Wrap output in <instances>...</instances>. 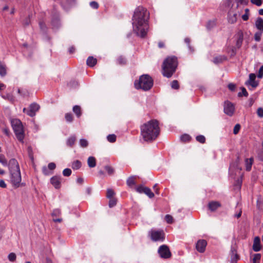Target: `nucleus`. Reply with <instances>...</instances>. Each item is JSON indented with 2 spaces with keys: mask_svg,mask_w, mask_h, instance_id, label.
Masks as SVG:
<instances>
[{
  "mask_svg": "<svg viewBox=\"0 0 263 263\" xmlns=\"http://www.w3.org/2000/svg\"><path fill=\"white\" fill-rule=\"evenodd\" d=\"M149 13L143 7L139 6L135 10L133 16V31L138 36L144 37L148 29Z\"/></svg>",
  "mask_w": 263,
  "mask_h": 263,
  "instance_id": "nucleus-1",
  "label": "nucleus"
},
{
  "mask_svg": "<svg viewBox=\"0 0 263 263\" xmlns=\"http://www.w3.org/2000/svg\"><path fill=\"white\" fill-rule=\"evenodd\" d=\"M140 134L143 140L152 142L155 140L160 134L159 123L156 120H151L140 126Z\"/></svg>",
  "mask_w": 263,
  "mask_h": 263,
  "instance_id": "nucleus-2",
  "label": "nucleus"
},
{
  "mask_svg": "<svg viewBox=\"0 0 263 263\" xmlns=\"http://www.w3.org/2000/svg\"><path fill=\"white\" fill-rule=\"evenodd\" d=\"M178 65L177 58L175 56L168 57L162 64V74L164 77L170 78L176 71Z\"/></svg>",
  "mask_w": 263,
  "mask_h": 263,
  "instance_id": "nucleus-3",
  "label": "nucleus"
},
{
  "mask_svg": "<svg viewBox=\"0 0 263 263\" xmlns=\"http://www.w3.org/2000/svg\"><path fill=\"white\" fill-rule=\"evenodd\" d=\"M134 85L137 89L149 90L153 86V80L148 74H143L140 77L139 80L135 82Z\"/></svg>",
  "mask_w": 263,
  "mask_h": 263,
  "instance_id": "nucleus-4",
  "label": "nucleus"
},
{
  "mask_svg": "<svg viewBox=\"0 0 263 263\" xmlns=\"http://www.w3.org/2000/svg\"><path fill=\"white\" fill-rule=\"evenodd\" d=\"M12 126L17 140L24 143V130L22 122L20 120L14 119L12 121Z\"/></svg>",
  "mask_w": 263,
  "mask_h": 263,
  "instance_id": "nucleus-5",
  "label": "nucleus"
},
{
  "mask_svg": "<svg viewBox=\"0 0 263 263\" xmlns=\"http://www.w3.org/2000/svg\"><path fill=\"white\" fill-rule=\"evenodd\" d=\"M10 182L14 189L24 186L25 183L22 182L21 172H15L10 173Z\"/></svg>",
  "mask_w": 263,
  "mask_h": 263,
  "instance_id": "nucleus-6",
  "label": "nucleus"
},
{
  "mask_svg": "<svg viewBox=\"0 0 263 263\" xmlns=\"http://www.w3.org/2000/svg\"><path fill=\"white\" fill-rule=\"evenodd\" d=\"M149 234L151 239L154 241H163L165 238V234L163 230H151Z\"/></svg>",
  "mask_w": 263,
  "mask_h": 263,
  "instance_id": "nucleus-7",
  "label": "nucleus"
},
{
  "mask_svg": "<svg viewBox=\"0 0 263 263\" xmlns=\"http://www.w3.org/2000/svg\"><path fill=\"white\" fill-rule=\"evenodd\" d=\"M158 253L160 257L164 259L169 258L172 255L169 248L165 245H162L159 247Z\"/></svg>",
  "mask_w": 263,
  "mask_h": 263,
  "instance_id": "nucleus-8",
  "label": "nucleus"
},
{
  "mask_svg": "<svg viewBox=\"0 0 263 263\" xmlns=\"http://www.w3.org/2000/svg\"><path fill=\"white\" fill-rule=\"evenodd\" d=\"M40 108L39 105L36 103H32L29 106V109L26 108L23 109V112L26 113L30 117H33L35 115V113Z\"/></svg>",
  "mask_w": 263,
  "mask_h": 263,
  "instance_id": "nucleus-9",
  "label": "nucleus"
},
{
  "mask_svg": "<svg viewBox=\"0 0 263 263\" xmlns=\"http://www.w3.org/2000/svg\"><path fill=\"white\" fill-rule=\"evenodd\" d=\"M7 165H8L10 173L21 172L18 163L15 159H10Z\"/></svg>",
  "mask_w": 263,
  "mask_h": 263,
  "instance_id": "nucleus-10",
  "label": "nucleus"
},
{
  "mask_svg": "<svg viewBox=\"0 0 263 263\" xmlns=\"http://www.w3.org/2000/svg\"><path fill=\"white\" fill-rule=\"evenodd\" d=\"M235 111L234 105L229 101H226L224 105V112L229 116H232Z\"/></svg>",
  "mask_w": 263,
  "mask_h": 263,
  "instance_id": "nucleus-11",
  "label": "nucleus"
},
{
  "mask_svg": "<svg viewBox=\"0 0 263 263\" xmlns=\"http://www.w3.org/2000/svg\"><path fill=\"white\" fill-rule=\"evenodd\" d=\"M61 177L54 176L50 179V183L56 189H59L61 187Z\"/></svg>",
  "mask_w": 263,
  "mask_h": 263,
  "instance_id": "nucleus-12",
  "label": "nucleus"
},
{
  "mask_svg": "<svg viewBox=\"0 0 263 263\" xmlns=\"http://www.w3.org/2000/svg\"><path fill=\"white\" fill-rule=\"evenodd\" d=\"M256 75L254 73H250L249 74V79L246 82L247 85H251L252 87H256L258 83L255 81Z\"/></svg>",
  "mask_w": 263,
  "mask_h": 263,
  "instance_id": "nucleus-13",
  "label": "nucleus"
},
{
  "mask_svg": "<svg viewBox=\"0 0 263 263\" xmlns=\"http://www.w3.org/2000/svg\"><path fill=\"white\" fill-rule=\"evenodd\" d=\"M207 242L205 240L201 239L197 241L196 243V249L200 253L204 252Z\"/></svg>",
  "mask_w": 263,
  "mask_h": 263,
  "instance_id": "nucleus-14",
  "label": "nucleus"
},
{
  "mask_svg": "<svg viewBox=\"0 0 263 263\" xmlns=\"http://www.w3.org/2000/svg\"><path fill=\"white\" fill-rule=\"evenodd\" d=\"M252 248L255 252H258L261 250L260 239L258 236L254 238Z\"/></svg>",
  "mask_w": 263,
  "mask_h": 263,
  "instance_id": "nucleus-15",
  "label": "nucleus"
},
{
  "mask_svg": "<svg viewBox=\"0 0 263 263\" xmlns=\"http://www.w3.org/2000/svg\"><path fill=\"white\" fill-rule=\"evenodd\" d=\"M220 206L221 204L218 201H212L210 202L208 204V208L209 210L212 212L215 211Z\"/></svg>",
  "mask_w": 263,
  "mask_h": 263,
  "instance_id": "nucleus-16",
  "label": "nucleus"
},
{
  "mask_svg": "<svg viewBox=\"0 0 263 263\" xmlns=\"http://www.w3.org/2000/svg\"><path fill=\"white\" fill-rule=\"evenodd\" d=\"M255 26L258 30L263 31V20L261 17H258L256 20Z\"/></svg>",
  "mask_w": 263,
  "mask_h": 263,
  "instance_id": "nucleus-17",
  "label": "nucleus"
},
{
  "mask_svg": "<svg viewBox=\"0 0 263 263\" xmlns=\"http://www.w3.org/2000/svg\"><path fill=\"white\" fill-rule=\"evenodd\" d=\"M97 62V59L93 58V57H89L86 61L87 65L89 67H93Z\"/></svg>",
  "mask_w": 263,
  "mask_h": 263,
  "instance_id": "nucleus-18",
  "label": "nucleus"
},
{
  "mask_svg": "<svg viewBox=\"0 0 263 263\" xmlns=\"http://www.w3.org/2000/svg\"><path fill=\"white\" fill-rule=\"evenodd\" d=\"M231 261L232 263L236 262L239 258L238 255L237 254L236 251L235 249L232 248L231 249Z\"/></svg>",
  "mask_w": 263,
  "mask_h": 263,
  "instance_id": "nucleus-19",
  "label": "nucleus"
},
{
  "mask_svg": "<svg viewBox=\"0 0 263 263\" xmlns=\"http://www.w3.org/2000/svg\"><path fill=\"white\" fill-rule=\"evenodd\" d=\"M87 163L89 167L92 168L96 165V159L93 157H89L87 160Z\"/></svg>",
  "mask_w": 263,
  "mask_h": 263,
  "instance_id": "nucleus-20",
  "label": "nucleus"
},
{
  "mask_svg": "<svg viewBox=\"0 0 263 263\" xmlns=\"http://www.w3.org/2000/svg\"><path fill=\"white\" fill-rule=\"evenodd\" d=\"M243 36L242 33L240 32V33H238V38H237L236 44V45L237 47V48H239L241 47V46L242 45V41H243Z\"/></svg>",
  "mask_w": 263,
  "mask_h": 263,
  "instance_id": "nucleus-21",
  "label": "nucleus"
},
{
  "mask_svg": "<svg viewBox=\"0 0 263 263\" xmlns=\"http://www.w3.org/2000/svg\"><path fill=\"white\" fill-rule=\"evenodd\" d=\"M253 159L251 158L250 159H246L245 161L246 170L250 171L251 169V167L253 164Z\"/></svg>",
  "mask_w": 263,
  "mask_h": 263,
  "instance_id": "nucleus-22",
  "label": "nucleus"
},
{
  "mask_svg": "<svg viewBox=\"0 0 263 263\" xmlns=\"http://www.w3.org/2000/svg\"><path fill=\"white\" fill-rule=\"evenodd\" d=\"M228 21L231 24H234L237 21V14L234 13L231 15V13H229Z\"/></svg>",
  "mask_w": 263,
  "mask_h": 263,
  "instance_id": "nucleus-23",
  "label": "nucleus"
},
{
  "mask_svg": "<svg viewBox=\"0 0 263 263\" xmlns=\"http://www.w3.org/2000/svg\"><path fill=\"white\" fill-rule=\"evenodd\" d=\"M73 111L77 115V117L79 118L81 115V109L80 106L75 105L72 108Z\"/></svg>",
  "mask_w": 263,
  "mask_h": 263,
  "instance_id": "nucleus-24",
  "label": "nucleus"
},
{
  "mask_svg": "<svg viewBox=\"0 0 263 263\" xmlns=\"http://www.w3.org/2000/svg\"><path fill=\"white\" fill-rule=\"evenodd\" d=\"M135 179L136 178L134 176H131L127 179L126 182L129 187H132L136 184Z\"/></svg>",
  "mask_w": 263,
  "mask_h": 263,
  "instance_id": "nucleus-25",
  "label": "nucleus"
},
{
  "mask_svg": "<svg viewBox=\"0 0 263 263\" xmlns=\"http://www.w3.org/2000/svg\"><path fill=\"white\" fill-rule=\"evenodd\" d=\"M227 59L225 56H218L214 58L213 62L215 64L222 63L223 61Z\"/></svg>",
  "mask_w": 263,
  "mask_h": 263,
  "instance_id": "nucleus-26",
  "label": "nucleus"
},
{
  "mask_svg": "<svg viewBox=\"0 0 263 263\" xmlns=\"http://www.w3.org/2000/svg\"><path fill=\"white\" fill-rule=\"evenodd\" d=\"M82 164L79 160H76L72 163L71 167L73 170H78L81 167Z\"/></svg>",
  "mask_w": 263,
  "mask_h": 263,
  "instance_id": "nucleus-27",
  "label": "nucleus"
},
{
  "mask_svg": "<svg viewBox=\"0 0 263 263\" xmlns=\"http://www.w3.org/2000/svg\"><path fill=\"white\" fill-rule=\"evenodd\" d=\"M76 138L75 136H71L69 137L67 140V145L69 146L72 147L76 141Z\"/></svg>",
  "mask_w": 263,
  "mask_h": 263,
  "instance_id": "nucleus-28",
  "label": "nucleus"
},
{
  "mask_svg": "<svg viewBox=\"0 0 263 263\" xmlns=\"http://www.w3.org/2000/svg\"><path fill=\"white\" fill-rule=\"evenodd\" d=\"M143 193L145 194L150 198L154 197V194L152 192L151 190L149 187L145 186Z\"/></svg>",
  "mask_w": 263,
  "mask_h": 263,
  "instance_id": "nucleus-29",
  "label": "nucleus"
},
{
  "mask_svg": "<svg viewBox=\"0 0 263 263\" xmlns=\"http://www.w3.org/2000/svg\"><path fill=\"white\" fill-rule=\"evenodd\" d=\"M261 259V254L259 253L255 254L253 255V257L252 259L253 263H260V260Z\"/></svg>",
  "mask_w": 263,
  "mask_h": 263,
  "instance_id": "nucleus-30",
  "label": "nucleus"
},
{
  "mask_svg": "<svg viewBox=\"0 0 263 263\" xmlns=\"http://www.w3.org/2000/svg\"><path fill=\"white\" fill-rule=\"evenodd\" d=\"M6 74V66L0 62V75L2 77Z\"/></svg>",
  "mask_w": 263,
  "mask_h": 263,
  "instance_id": "nucleus-31",
  "label": "nucleus"
},
{
  "mask_svg": "<svg viewBox=\"0 0 263 263\" xmlns=\"http://www.w3.org/2000/svg\"><path fill=\"white\" fill-rule=\"evenodd\" d=\"M105 170L107 171L109 175H113L115 172L114 168L112 167L109 165L105 166Z\"/></svg>",
  "mask_w": 263,
  "mask_h": 263,
  "instance_id": "nucleus-32",
  "label": "nucleus"
},
{
  "mask_svg": "<svg viewBox=\"0 0 263 263\" xmlns=\"http://www.w3.org/2000/svg\"><path fill=\"white\" fill-rule=\"evenodd\" d=\"M65 118L68 122H72L73 120V116L71 113H66L65 115Z\"/></svg>",
  "mask_w": 263,
  "mask_h": 263,
  "instance_id": "nucleus-33",
  "label": "nucleus"
},
{
  "mask_svg": "<svg viewBox=\"0 0 263 263\" xmlns=\"http://www.w3.org/2000/svg\"><path fill=\"white\" fill-rule=\"evenodd\" d=\"M107 140L111 143H114L116 141V136L115 134H110L107 137Z\"/></svg>",
  "mask_w": 263,
  "mask_h": 263,
  "instance_id": "nucleus-34",
  "label": "nucleus"
},
{
  "mask_svg": "<svg viewBox=\"0 0 263 263\" xmlns=\"http://www.w3.org/2000/svg\"><path fill=\"white\" fill-rule=\"evenodd\" d=\"M115 194V193L114 191L112 189H108L107 190L106 197L108 198H114V196Z\"/></svg>",
  "mask_w": 263,
  "mask_h": 263,
  "instance_id": "nucleus-35",
  "label": "nucleus"
},
{
  "mask_svg": "<svg viewBox=\"0 0 263 263\" xmlns=\"http://www.w3.org/2000/svg\"><path fill=\"white\" fill-rule=\"evenodd\" d=\"M196 140L200 143L203 144L205 142V138L203 135H198L196 137Z\"/></svg>",
  "mask_w": 263,
  "mask_h": 263,
  "instance_id": "nucleus-36",
  "label": "nucleus"
},
{
  "mask_svg": "<svg viewBox=\"0 0 263 263\" xmlns=\"http://www.w3.org/2000/svg\"><path fill=\"white\" fill-rule=\"evenodd\" d=\"M80 144L82 147L85 148L88 146V142L86 139H81L80 140Z\"/></svg>",
  "mask_w": 263,
  "mask_h": 263,
  "instance_id": "nucleus-37",
  "label": "nucleus"
},
{
  "mask_svg": "<svg viewBox=\"0 0 263 263\" xmlns=\"http://www.w3.org/2000/svg\"><path fill=\"white\" fill-rule=\"evenodd\" d=\"M171 87L174 89H178L179 88V85L178 81L173 80L171 83Z\"/></svg>",
  "mask_w": 263,
  "mask_h": 263,
  "instance_id": "nucleus-38",
  "label": "nucleus"
},
{
  "mask_svg": "<svg viewBox=\"0 0 263 263\" xmlns=\"http://www.w3.org/2000/svg\"><path fill=\"white\" fill-rule=\"evenodd\" d=\"M180 139L183 142H188L191 140V137L187 134H184L180 137Z\"/></svg>",
  "mask_w": 263,
  "mask_h": 263,
  "instance_id": "nucleus-39",
  "label": "nucleus"
},
{
  "mask_svg": "<svg viewBox=\"0 0 263 263\" xmlns=\"http://www.w3.org/2000/svg\"><path fill=\"white\" fill-rule=\"evenodd\" d=\"M0 163L4 166H7L8 165L7 160L3 155H0Z\"/></svg>",
  "mask_w": 263,
  "mask_h": 263,
  "instance_id": "nucleus-40",
  "label": "nucleus"
},
{
  "mask_svg": "<svg viewBox=\"0 0 263 263\" xmlns=\"http://www.w3.org/2000/svg\"><path fill=\"white\" fill-rule=\"evenodd\" d=\"M109 206L110 208H112L116 205L117 204V199L115 198H109Z\"/></svg>",
  "mask_w": 263,
  "mask_h": 263,
  "instance_id": "nucleus-41",
  "label": "nucleus"
},
{
  "mask_svg": "<svg viewBox=\"0 0 263 263\" xmlns=\"http://www.w3.org/2000/svg\"><path fill=\"white\" fill-rule=\"evenodd\" d=\"M241 90H242L241 92L238 93V97H241L243 96L245 97L248 96V93L247 91V90L246 89V88L245 87H241Z\"/></svg>",
  "mask_w": 263,
  "mask_h": 263,
  "instance_id": "nucleus-42",
  "label": "nucleus"
},
{
  "mask_svg": "<svg viewBox=\"0 0 263 263\" xmlns=\"http://www.w3.org/2000/svg\"><path fill=\"white\" fill-rule=\"evenodd\" d=\"M262 32L263 31H260L259 32H257L255 33V34L254 35V39L256 41L259 42L260 41Z\"/></svg>",
  "mask_w": 263,
  "mask_h": 263,
  "instance_id": "nucleus-43",
  "label": "nucleus"
},
{
  "mask_svg": "<svg viewBox=\"0 0 263 263\" xmlns=\"http://www.w3.org/2000/svg\"><path fill=\"white\" fill-rule=\"evenodd\" d=\"M27 152L29 157L32 160H33V151L31 146H29L27 147Z\"/></svg>",
  "mask_w": 263,
  "mask_h": 263,
  "instance_id": "nucleus-44",
  "label": "nucleus"
},
{
  "mask_svg": "<svg viewBox=\"0 0 263 263\" xmlns=\"http://www.w3.org/2000/svg\"><path fill=\"white\" fill-rule=\"evenodd\" d=\"M165 219L166 221L167 222V223H168L171 224V223H173V218L170 215L167 214V215H165Z\"/></svg>",
  "mask_w": 263,
  "mask_h": 263,
  "instance_id": "nucleus-45",
  "label": "nucleus"
},
{
  "mask_svg": "<svg viewBox=\"0 0 263 263\" xmlns=\"http://www.w3.org/2000/svg\"><path fill=\"white\" fill-rule=\"evenodd\" d=\"M215 25V22L214 21H209L206 24V28L211 29Z\"/></svg>",
  "mask_w": 263,
  "mask_h": 263,
  "instance_id": "nucleus-46",
  "label": "nucleus"
},
{
  "mask_svg": "<svg viewBox=\"0 0 263 263\" xmlns=\"http://www.w3.org/2000/svg\"><path fill=\"white\" fill-rule=\"evenodd\" d=\"M63 174L64 176L68 177L71 174V170L70 168H65L63 171Z\"/></svg>",
  "mask_w": 263,
  "mask_h": 263,
  "instance_id": "nucleus-47",
  "label": "nucleus"
},
{
  "mask_svg": "<svg viewBox=\"0 0 263 263\" xmlns=\"http://www.w3.org/2000/svg\"><path fill=\"white\" fill-rule=\"evenodd\" d=\"M49 169L46 166H44L42 168L43 173L46 176L50 175L52 174V172H50Z\"/></svg>",
  "mask_w": 263,
  "mask_h": 263,
  "instance_id": "nucleus-48",
  "label": "nucleus"
},
{
  "mask_svg": "<svg viewBox=\"0 0 263 263\" xmlns=\"http://www.w3.org/2000/svg\"><path fill=\"white\" fill-rule=\"evenodd\" d=\"M8 259L10 261H14L16 259V255L14 253H11L8 255Z\"/></svg>",
  "mask_w": 263,
  "mask_h": 263,
  "instance_id": "nucleus-49",
  "label": "nucleus"
},
{
  "mask_svg": "<svg viewBox=\"0 0 263 263\" xmlns=\"http://www.w3.org/2000/svg\"><path fill=\"white\" fill-rule=\"evenodd\" d=\"M145 186L139 185L136 187V191L139 193H143Z\"/></svg>",
  "mask_w": 263,
  "mask_h": 263,
  "instance_id": "nucleus-50",
  "label": "nucleus"
},
{
  "mask_svg": "<svg viewBox=\"0 0 263 263\" xmlns=\"http://www.w3.org/2000/svg\"><path fill=\"white\" fill-rule=\"evenodd\" d=\"M117 62L119 64L124 65L126 63V59L122 57H120L117 59Z\"/></svg>",
  "mask_w": 263,
  "mask_h": 263,
  "instance_id": "nucleus-51",
  "label": "nucleus"
},
{
  "mask_svg": "<svg viewBox=\"0 0 263 263\" xmlns=\"http://www.w3.org/2000/svg\"><path fill=\"white\" fill-rule=\"evenodd\" d=\"M240 129V125L239 124H237L235 125L233 129V133L235 135H236L239 132Z\"/></svg>",
  "mask_w": 263,
  "mask_h": 263,
  "instance_id": "nucleus-52",
  "label": "nucleus"
},
{
  "mask_svg": "<svg viewBox=\"0 0 263 263\" xmlns=\"http://www.w3.org/2000/svg\"><path fill=\"white\" fill-rule=\"evenodd\" d=\"M251 3L257 6H260L262 4L261 0H251Z\"/></svg>",
  "mask_w": 263,
  "mask_h": 263,
  "instance_id": "nucleus-53",
  "label": "nucleus"
},
{
  "mask_svg": "<svg viewBox=\"0 0 263 263\" xmlns=\"http://www.w3.org/2000/svg\"><path fill=\"white\" fill-rule=\"evenodd\" d=\"M90 6L91 8L97 9L99 8V4L95 1H92L90 3Z\"/></svg>",
  "mask_w": 263,
  "mask_h": 263,
  "instance_id": "nucleus-54",
  "label": "nucleus"
},
{
  "mask_svg": "<svg viewBox=\"0 0 263 263\" xmlns=\"http://www.w3.org/2000/svg\"><path fill=\"white\" fill-rule=\"evenodd\" d=\"M257 77L260 79L263 77V65L260 67L258 70Z\"/></svg>",
  "mask_w": 263,
  "mask_h": 263,
  "instance_id": "nucleus-55",
  "label": "nucleus"
},
{
  "mask_svg": "<svg viewBox=\"0 0 263 263\" xmlns=\"http://www.w3.org/2000/svg\"><path fill=\"white\" fill-rule=\"evenodd\" d=\"M56 165L53 162H50L48 165V168L51 171H52L55 168Z\"/></svg>",
  "mask_w": 263,
  "mask_h": 263,
  "instance_id": "nucleus-56",
  "label": "nucleus"
},
{
  "mask_svg": "<svg viewBox=\"0 0 263 263\" xmlns=\"http://www.w3.org/2000/svg\"><path fill=\"white\" fill-rule=\"evenodd\" d=\"M258 156L259 159L261 160V161H263V140L262 142V148L259 152Z\"/></svg>",
  "mask_w": 263,
  "mask_h": 263,
  "instance_id": "nucleus-57",
  "label": "nucleus"
},
{
  "mask_svg": "<svg viewBox=\"0 0 263 263\" xmlns=\"http://www.w3.org/2000/svg\"><path fill=\"white\" fill-rule=\"evenodd\" d=\"M61 214V211L59 209H55L53 210L52 215L53 216H58Z\"/></svg>",
  "mask_w": 263,
  "mask_h": 263,
  "instance_id": "nucleus-58",
  "label": "nucleus"
},
{
  "mask_svg": "<svg viewBox=\"0 0 263 263\" xmlns=\"http://www.w3.org/2000/svg\"><path fill=\"white\" fill-rule=\"evenodd\" d=\"M30 24V20L29 17L26 18L23 22V25L27 26Z\"/></svg>",
  "mask_w": 263,
  "mask_h": 263,
  "instance_id": "nucleus-59",
  "label": "nucleus"
},
{
  "mask_svg": "<svg viewBox=\"0 0 263 263\" xmlns=\"http://www.w3.org/2000/svg\"><path fill=\"white\" fill-rule=\"evenodd\" d=\"M229 89L231 91H234L236 88V85L233 83H230L228 85Z\"/></svg>",
  "mask_w": 263,
  "mask_h": 263,
  "instance_id": "nucleus-60",
  "label": "nucleus"
},
{
  "mask_svg": "<svg viewBox=\"0 0 263 263\" xmlns=\"http://www.w3.org/2000/svg\"><path fill=\"white\" fill-rule=\"evenodd\" d=\"M237 3V7L238 6V4H247L248 2L246 0H236Z\"/></svg>",
  "mask_w": 263,
  "mask_h": 263,
  "instance_id": "nucleus-61",
  "label": "nucleus"
},
{
  "mask_svg": "<svg viewBox=\"0 0 263 263\" xmlns=\"http://www.w3.org/2000/svg\"><path fill=\"white\" fill-rule=\"evenodd\" d=\"M257 114L260 117H263V109L259 108L257 110Z\"/></svg>",
  "mask_w": 263,
  "mask_h": 263,
  "instance_id": "nucleus-62",
  "label": "nucleus"
},
{
  "mask_svg": "<svg viewBox=\"0 0 263 263\" xmlns=\"http://www.w3.org/2000/svg\"><path fill=\"white\" fill-rule=\"evenodd\" d=\"M0 187L3 188H6L7 187V185L3 180H0Z\"/></svg>",
  "mask_w": 263,
  "mask_h": 263,
  "instance_id": "nucleus-63",
  "label": "nucleus"
},
{
  "mask_svg": "<svg viewBox=\"0 0 263 263\" xmlns=\"http://www.w3.org/2000/svg\"><path fill=\"white\" fill-rule=\"evenodd\" d=\"M242 18L245 21L248 20V19H249L248 14H244L243 15H242Z\"/></svg>",
  "mask_w": 263,
  "mask_h": 263,
  "instance_id": "nucleus-64",
  "label": "nucleus"
}]
</instances>
